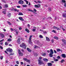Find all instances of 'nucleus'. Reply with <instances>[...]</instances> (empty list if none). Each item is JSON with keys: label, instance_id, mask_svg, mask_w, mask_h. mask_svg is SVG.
I'll list each match as a JSON object with an SVG mask.
<instances>
[{"label": "nucleus", "instance_id": "nucleus-4", "mask_svg": "<svg viewBox=\"0 0 66 66\" xmlns=\"http://www.w3.org/2000/svg\"><path fill=\"white\" fill-rule=\"evenodd\" d=\"M38 64L39 65H41L42 63H43V61L42 60H38Z\"/></svg>", "mask_w": 66, "mask_h": 66}, {"label": "nucleus", "instance_id": "nucleus-8", "mask_svg": "<svg viewBox=\"0 0 66 66\" xmlns=\"http://www.w3.org/2000/svg\"><path fill=\"white\" fill-rule=\"evenodd\" d=\"M46 39L47 41V42H49V41H50V39H49V38L48 37H46Z\"/></svg>", "mask_w": 66, "mask_h": 66}, {"label": "nucleus", "instance_id": "nucleus-60", "mask_svg": "<svg viewBox=\"0 0 66 66\" xmlns=\"http://www.w3.org/2000/svg\"><path fill=\"white\" fill-rule=\"evenodd\" d=\"M62 30H63V31H65V29L63 28H62Z\"/></svg>", "mask_w": 66, "mask_h": 66}, {"label": "nucleus", "instance_id": "nucleus-23", "mask_svg": "<svg viewBox=\"0 0 66 66\" xmlns=\"http://www.w3.org/2000/svg\"><path fill=\"white\" fill-rule=\"evenodd\" d=\"M22 6L23 7H27V5H23Z\"/></svg>", "mask_w": 66, "mask_h": 66}, {"label": "nucleus", "instance_id": "nucleus-13", "mask_svg": "<svg viewBox=\"0 0 66 66\" xmlns=\"http://www.w3.org/2000/svg\"><path fill=\"white\" fill-rule=\"evenodd\" d=\"M3 10L4 11L3 12V14H6V9H3Z\"/></svg>", "mask_w": 66, "mask_h": 66}, {"label": "nucleus", "instance_id": "nucleus-40", "mask_svg": "<svg viewBox=\"0 0 66 66\" xmlns=\"http://www.w3.org/2000/svg\"><path fill=\"white\" fill-rule=\"evenodd\" d=\"M20 42V38H19L18 39V40H17V42L18 43H19V42Z\"/></svg>", "mask_w": 66, "mask_h": 66}, {"label": "nucleus", "instance_id": "nucleus-42", "mask_svg": "<svg viewBox=\"0 0 66 66\" xmlns=\"http://www.w3.org/2000/svg\"><path fill=\"white\" fill-rule=\"evenodd\" d=\"M52 32H54V33H56V31L55 30H52Z\"/></svg>", "mask_w": 66, "mask_h": 66}, {"label": "nucleus", "instance_id": "nucleus-50", "mask_svg": "<svg viewBox=\"0 0 66 66\" xmlns=\"http://www.w3.org/2000/svg\"><path fill=\"white\" fill-rule=\"evenodd\" d=\"M36 48H38V46H37L35 45V46L34 48H35V49H36Z\"/></svg>", "mask_w": 66, "mask_h": 66}, {"label": "nucleus", "instance_id": "nucleus-64", "mask_svg": "<svg viewBox=\"0 0 66 66\" xmlns=\"http://www.w3.org/2000/svg\"><path fill=\"white\" fill-rule=\"evenodd\" d=\"M64 6L65 7H66V3L64 4Z\"/></svg>", "mask_w": 66, "mask_h": 66}, {"label": "nucleus", "instance_id": "nucleus-55", "mask_svg": "<svg viewBox=\"0 0 66 66\" xmlns=\"http://www.w3.org/2000/svg\"><path fill=\"white\" fill-rule=\"evenodd\" d=\"M0 48L1 49H3V47H2V46H0Z\"/></svg>", "mask_w": 66, "mask_h": 66}, {"label": "nucleus", "instance_id": "nucleus-31", "mask_svg": "<svg viewBox=\"0 0 66 66\" xmlns=\"http://www.w3.org/2000/svg\"><path fill=\"white\" fill-rule=\"evenodd\" d=\"M56 29L57 30H61L60 29V28H58V27H56Z\"/></svg>", "mask_w": 66, "mask_h": 66}, {"label": "nucleus", "instance_id": "nucleus-24", "mask_svg": "<svg viewBox=\"0 0 66 66\" xmlns=\"http://www.w3.org/2000/svg\"><path fill=\"white\" fill-rule=\"evenodd\" d=\"M35 7H37V8H39V6H38V5H35Z\"/></svg>", "mask_w": 66, "mask_h": 66}, {"label": "nucleus", "instance_id": "nucleus-26", "mask_svg": "<svg viewBox=\"0 0 66 66\" xmlns=\"http://www.w3.org/2000/svg\"><path fill=\"white\" fill-rule=\"evenodd\" d=\"M56 50L57 52H59V51H61V50L59 48H57Z\"/></svg>", "mask_w": 66, "mask_h": 66}, {"label": "nucleus", "instance_id": "nucleus-5", "mask_svg": "<svg viewBox=\"0 0 66 66\" xmlns=\"http://www.w3.org/2000/svg\"><path fill=\"white\" fill-rule=\"evenodd\" d=\"M24 2L23 1L20 0L19 1V4H23V3Z\"/></svg>", "mask_w": 66, "mask_h": 66}, {"label": "nucleus", "instance_id": "nucleus-18", "mask_svg": "<svg viewBox=\"0 0 66 66\" xmlns=\"http://www.w3.org/2000/svg\"><path fill=\"white\" fill-rule=\"evenodd\" d=\"M1 35L2 37L3 38L4 37V34H1Z\"/></svg>", "mask_w": 66, "mask_h": 66}, {"label": "nucleus", "instance_id": "nucleus-29", "mask_svg": "<svg viewBox=\"0 0 66 66\" xmlns=\"http://www.w3.org/2000/svg\"><path fill=\"white\" fill-rule=\"evenodd\" d=\"M32 36H30V37H29V40H31V38H32Z\"/></svg>", "mask_w": 66, "mask_h": 66}, {"label": "nucleus", "instance_id": "nucleus-2", "mask_svg": "<svg viewBox=\"0 0 66 66\" xmlns=\"http://www.w3.org/2000/svg\"><path fill=\"white\" fill-rule=\"evenodd\" d=\"M6 50L7 52H9L10 53L13 52V50H12V49L10 48H8L6 49Z\"/></svg>", "mask_w": 66, "mask_h": 66}, {"label": "nucleus", "instance_id": "nucleus-1", "mask_svg": "<svg viewBox=\"0 0 66 66\" xmlns=\"http://www.w3.org/2000/svg\"><path fill=\"white\" fill-rule=\"evenodd\" d=\"M20 46L21 47H22L23 48L26 49V44H24V43H22L21 45H20Z\"/></svg>", "mask_w": 66, "mask_h": 66}, {"label": "nucleus", "instance_id": "nucleus-45", "mask_svg": "<svg viewBox=\"0 0 66 66\" xmlns=\"http://www.w3.org/2000/svg\"><path fill=\"white\" fill-rule=\"evenodd\" d=\"M35 56H37V55H38L36 53H35L34 55Z\"/></svg>", "mask_w": 66, "mask_h": 66}, {"label": "nucleus", "instance_id": "nucleus-3", "mask_svg": "<svg viewBox=\"0 0 66 66\" xmlns=\"http://www.w3.org/2000/svg\"><path fill=\"white\" fill-rule=\"evenodd\" d=\"M18 51L19 54L20 55H21V56L23 55V53L20 52V50H18Z\"/></svg>", "mask_w": 66, "mask_h": 66}, {"label": "nucleus", "instance_id": "nucleus-30", "mask_svg": "<svg viewBox=\"0 0 66 66\" xmlns=\"http://www.w3.org/2000/svg\"><path fill=\"white\" fill-rule=\"evenodd\" d=\"M5 7H6V8L9 7V6L7 4H5Z\"/></svg>", "mask_w": 66, "mask_h": 66}, {"label": "nucleus", "instance_id": "nucleus-39", "mask_svg": "<svg viewBox=\"0 0 66 66\" xmlns=\"http://www.w3.org/2000/svg\"><path fill=\"white\" fill-rule=\"evenodd\" d=\"M36 31V29H32V31L33 32H35Z\"/></svg>", "mask_w": 66, "mask_h": 66}, {"label": "nucleus", "instance_id": "nucleus-28", "mask_svg": "<svg viewBox=\"0 0 66 66\" xmlns=\"http://www.w3.org/2000/svg\"><path fill=\"white\" fill-rule=\"evenodd\" d=\"M14 11H16V12H19V11L18 10H17L16 9H14Z\"/></svg>", "mask_w": 66, "mask_h": 66}, {"label": "nucleus", "instance_id": "nucleus-37", "mask_svg": "<svg viewBox=\"0 0 66 66\" xmlns=\"http://www.w3.org/2000/svg\"><path fill=\"white\" fill-rule=\"evenodd\" d=\"M23 60H24L25 61H27V59L26 58H24L23 59Z\"/></svg>", "mask_w": 66, "mask_h": 66}, {"label": "nucleus", "instance_id": "nucleus-56", "mask_svg": "<svg viewBox=\"0 0 66 66\" xmlns=\"http://www.w3.org/2000/svg\"><path fill=\"white\" fill-rule=\"evenodd\" d=\"M37 5H38V6L39 7H40V4H38Z\"/></svg>", "mask_w": 66, "mask_h": 66}, {"label": "nucleus", "instance_id": "nucleus-36", "mask_svg": "<svg viewBox=\"0 0 66 66\" xmlns=\"http://www.w3.org/2000/svg\"><path fill=\"white\" fill-rule=\"evenodd\" d=\"M7 23H8L10 25H11V24H12L9 21H7Z\"/></svg>", "mask_w": 66, "mask_h": 66}, {"label": "nucleus", "instance_id": "nucleus-16", "mask_svg": "<svg viewBox=\"0 0 66 66\" xmlns=\"http://www.w3.org/2000/svg\"><path fill=\"white\" fill-rule=\"evenodd\" d=\"M49 56L51 57H53V54L50 53L49 54Z\"/></svg>", "mask_w": 66, "mask_h": 66}, {"label": "nucleus", "instance_id": "nucleus-33", "mask_svg": "<svg viewBox=\"0 0 66 66\" xmlns=\"http://www.w3.org/2000/svg\"><path fill=\"white\" fill-rule=\"evenodd\" d=\"M64 60L62 59L61 61V63H63V62H64Z\"/></svg>", "mask_w": 66, "mask_h": 66}, {"label": "nucleus", "instance_id": "nucleus-9", "mask_svg": "<svg viewBox=\"0 0 66 66\" xmlns=\"http://www.w3.org/2000/svg\"><path fill=\"white\" fill-rule=\"evenodd\" d=\"M61 55H62V56L63 58H65L66 57V54H62Z\"/></svg>", "mask_w": 66, "mask_h": 66}, {"label": "nucleus", "instance_id": "nucleus-32", "mask_svg": "<svg viewBox=\"0 0 66 66\" xmlns=\"http://www.w3.org/2000/svg\"><path fill=\"white\" fill-rule=\"evenodd\" d=\"M29 44H32V42L31 41V40H30L29 41Z\"/></svg>", "mask_w": 66, "mask_h": 66}, {"label": "nucleus", "instance_id": "nucleus-6", "mask_svg": "<svg viewBox=\"0 0 66 66\" xmlns=\"http://www.w3.org/2000/svg\"><path fill=\"white\" fill-rule=\"evenodd\" d=\"M19 19L20 20L22 21H24V20L23 19V18H22V17H19Z\"/></svg>", "mask_w": 66, "mask_h": 66}, {"label": "nucleus", "instance_id": "nucleus-17", "mask_svg": "<svg viewBox=\"0 0 66 66\" xmlns=\"http://www.w3.org/2000/svg\"><path fill=\"white\" fill-rule=\"evenodd\" d=\"M50 53H51L52 54H53V50L52 49H51L50 50Z\"/></svg>", "mask_w": 66, "mask_h": 66}, {"label": "nucleus", "instance_id": "nucleus-34", "mask_svg": "<svg viewBox=\"0 0 66 66\" xmlns=\"http://www.w3.org/2000/svg\"><path fill=\"white\" fill-rule=\"evenodd\" d=\"M16 63L17 64H18V65H19V62L18 61H17L16 62Z\"/></svg>", "mask_w": 66, "mask_h": 66}, {"label": "nucleus", "instance_id": "nucleus-11", "mask_svg": "<svg viewBox=\"0 0 66 66\" xmlns=\"http://www.w3.org/2000/svg\"><path fill=\"white\" fill-rule=\"evenodd\" d=\"M27 50L28 51H29V52H31V51H32V50H31L29 48H27Z\"/></svg>", "mask_w": 66, "mask_h": 66}, {"label": "nucleus", "instance_id": "nucleus-52", "mask_svg": "<svg viewBox=\"0 0 66 66\" xmlns=\"http://www.w3.org/2000/svg\"><path fill=\"white\" fill-rule=\"evenodd\" d=\"M34 11H35V12H36L37 11V10H36L34 8Z\"/></svg>", "mask_w": 66, "mask_h": 66}, {"label": "nucleus", "instance_id": "nucleus-44", "mask_svg": "<svg viewBox=\"0 0 66 66\" xmlns=\"http://www.w3.org/2000/svg\"><path fill=\"white\" fill-rule=\"evenodd\" d=\"M0 59H1V60H2V59H3V56H1L0 57Z\"/></svg>", "mask_w": 66, "mask_h": 66}, {"label": "nucleus", "instance_id": "nucleus-43", "mask_svg": "<svg viewBox=\"0 0 66 66\" xmlns=\"http://www.w3.org/2000/svg\"><path fill=\"white\" fill-rule=\"evenodd\" d=\"M14 53H10L9 54V55H14Z\"/></svg>", "mask_w": 66, "mask_h": 66}, {"label": "nucleus", "instance_id": "nucleus-54", "mask_svg": "<svg viewBox=\"0 0 66 66\" xmlns=\"http://www.w3.org/2000/svg\"><path fill=\"white\" fill-rule=\"evenodd\" d=\"M17 7L18 8H20V6H17Z\"/></svg>", "mask_w": 66, "mask_h": 66}, {"label": "nucleus", "instance_id": "nucleus-35", "mask_svg": "<svg viewBox=\"0 0 66 66\" xmlns=\"http://www.w3.org/2000/svg\"><path fill=\"white\" fill-rule=\"evenodd\" d=\"M62 2L63 3H65L66 2V1L64 0H62Z\"/></svg>", "mask_w": 66, "mask_h": 66}, {"label": "nucleus", "instance_id": "nucleus-7", "mask_svg": "<svg viewBox=\"0 0 66 66\" xmlns=\"http://www.w3.org/2000/svg\"><path fill=\"white\" fill-rule=\"evenodd\" d=\"M62 16L63 17H65L66 18V13H63L62 14Z\"/></svg>", "mask_w": 66, "mask_h": 66}, {"label": "nucleus", "instance_id": "nucleus-10", "mask_svg": "<svg viewBox=\"0 0 66 66\" xmlns=\"http://www.w3.org/2000/svg\"><path fill=\"white\" fill-rule=\"evenodd\" d=\"M35 2L37 4V3H41V1H38L37 2L35 1Z\"/></svg>", "mask_w": 66, "mask_h": 66}, {"label": "nucleus", "instance_id": "nucleus-20", "mask_svg": "<svg viewBox=\"0 0 66 66\" xmlns=\"http://www.w3.org/2000/svg\"><path fill=\"white\" fill-rule=\"evenodd\" d=\"M54 38L55 39H57V40L58 39H59V38L57 37L56 36L54 37Z\"/></svg>", "mask_w": 66, "mask_h": 66}, {"label": "nucleus", "instance_id": "nucleus-21", "mask_svg": "<svg viewBox=\"0 0 66 66\" xmlns=\"http://www.w3.org/2000/svg\"><path fill=\"white\" fill-rule=\"evenodd\" d=\"M43 60L44 61H48V60L44 58L43 59Z\"/></svg>", "mask_w": 66, "mask_h": 66}, {"label": "nucleus", "instance_id": "nucleus-57", "mask_svg": "<svg viewBox=\"0 0 66 66\" xmlns=\"http://www.w3.org/2000/svg\"><path fill=\"white\" fill-rule=\"evenodd\" d=\"M39 60H41L42 59V57H39Z\"/></svg>", "mask_w": 66, "mask_h": 66}, {"label": "nucleus", "instance_id": "nucleus-51", "mask_svg": "<svg viewBox=\"0 0 66 66\" xmlns=\"http://www.w3.org/2000/svg\"><path fill=\"white\" fill-rule=\"evenodd\" d=\"M46 55V53H44V54H43L42 55L43 56H45V55Z\"/></svg>", "mask_w": 66, "mask_h": 66}, {"label": "nucleus", "instance_id": "nucleus-48", "mask_svg": "<svg viewBox=\"0 0 66 66\" xmlns=\"http://www.w3.org/2000/svg\"><path fill=\"white\" fill-rule=\"evenodd\" d=\"M57 59H60V56H59L57 57Z\"/></svg>", "mask_w": 66, "mask_h": 66}, {"label": "nucleus", "instance_id": "nucleus-63", "mask_svg": "<svg viewBox=\"0 0 66 66\" xmlns=\"http://www.w3.org/2000/svg\"><path fill=\"white\" fill-rule=\"evenodd\" d=\"M5 53H6V54H8V53H7V52H6V51H5Z\"/></svg>", "mask_w": 66, "mask_h": 66}, {"label": "nucleus", "instance_id": "nucleus-58", "mask_svg": "<svg viewBox=\"0 0 66 66\" xmlns=\"http://www.w3.org/2000/svg\"><path fill=\"white\" fill-rule=\"evenodd\" d=\"M5 45H8V44H7V42H5Z\"/></svg>", "mask_w": 66, "mask_h": 66}, {"label": "nucleus", "instance_id": "nucleus-47", "mask_svg": "<svg viewBox=\"0 0 66 66\" xmlns=\"http://www.w3.org/2000/svg\"><path fill=\"white\" fill-rule=\"evenodd\" d=\"M2 1H3V2H4V3H5V0H1Z\"/></svg>", "mask_w": 66, "mask_h": 66}, {"label": "nucleus", "instance_id": "nucleus-61", "mask_svg": "<svg viewBox=\"0 0 66 66\" xmlns=\"http://www.w3.org/2000/svg\"><path fill=\"white\" fill-rule=\"evenodd\" d=\"M54 53H56L57 52H56V51H55V50H54Z\"/></svg>", "mask_w": 66, "mask_h": 66}, {"label": "nucleus", "instance_id": "nucleus-62", "mask_svg": "<svg viewBox=\"0 0 66 66\" xmlns=\"http://www.w3.org/2000/svg\"><path fill=\"white\" fill-rule=\"evenodd\" d=\"M43 32L44 33V34L45 33H47L46 32V31H43Z\"/></svg>", "mask_w": 66, "mask_h": 66}, {"label": "nucleus", "instance_id": "nucleus-25", "mask_svg": "<svg viewBox=\"0 0 66 66\" xmlns=\"http://www.w3.org/2000/svg\"><path fill=\"white\" fill-rule=\"evenodd\" d=\"M19 15H23V14L21 12L19 13L18 14Z\"/></svg>", "mask_w": 66, "mask_h": 66}, {"label": "nucleus", "instance_id": "nucleus-15", "mask_svg": "<svg viewBox=\"0 0 66 66\" xmlns=\"http://www.w3.org/2000/svg\"><path fill=\"white\" fill-rule=\"evenodd\" d=\"M25 31L27 32V33H29L30 32V31H29V30L27 29H25Z\"/></svg>", "mask_w": 66, "mask_h": 66}, {"label": "nucleus", "instance_id": "nucleus-41", "mask_svg": "<svg viewBox=\"0 0 66 66\" xmlns=\"http://www.w3.org/2000/svg\"><path fill=\"white\" fill-rule=\"evenodd\" d=\"M26 61L27 62H30V60H29L27 59Z\"/></svg>", "mask_w": 66, "mask_h": 66}, {"label": "nucleus", "instance_id": "nucleus-12", "mask_svg": "<svg viewBox=\"0 0 66 66\" xmlns=\"http://www.w3.org/2000/svg\"><path fill=\"white\" fill-rule=\"evenodd\" d=\"M62 42H63V43H64V44H66V40H65V39H62Z\"/></svg>", "mask_w": 66, "mask_h": 66}, {"label": "nucleus", "instance_id": "nucleus-14", "mask_svg": "<svg viewBox=\"0 0 66 66\" xmlns=\"http://www.w3.org/2000/svg\"><path fill=\"white\" fill-rule=\"evenodd\" d=\"M48 66H51L52 65V63H48Z\"/></svg>", "mask_w": 66, "mask_h": 66}, {"label": "nucleus", "instance_id": "nucleus-49", "mask_svg": "<svg viewBox=\"0 0 66 66\" xmlns=\"http://www.w3.org/2000/svg\"><path fill=\"white\" fill-rule=\"evenodd\" d=\"M19 29L20 30H21V29H22V28L21 27H20L19 28Z\"/></svg>", "mask_w": 66, "mask_h": 66}, {"label": "nucleus", "instance_id": "nucleus-38", "mask_svg": "<svg viewBox=\"0 0 66 66\" xmlns=\"http://www.w3.org/2000/svg\"><path fill=\"white\" fill-rule=\"evenodd\" d=\"M39 37L40 38H43V36H42V35H40Z\"/></svg>", "mask_w": 66, "mask_h": 66}, {"label": "nucleus", "instance_id": "nucleus-19", "mask_svg": "<svg viewBox=\"0 0 66 66\" xmlns=\"http://www.w3.org/2000/svg\"><path fill=\"white\" fill-rule=\"evenodd\" d=\"M27 10L28 11H29V12H33V11L30 9H28Z\"/></svg>", "mask_w": 66, "mask_h": 66}, {"label": "nucleus", "instance_id": "nucleus-59", "mask_svg": "<svg viewBox=\"0 0 66 66\" xmlns=\"http://www.w3.org/2000/svg\"><path fill=\"white\" fill-rule=\"evenodd\" d=\"M56 27H56V26H54L53 27V28L54 29H56Z\"/></svg>", "mask_w": 66, "mask_h": 66}, {"label": "nucleus", "instance_id": "nucleus-22", "mask_svg": "<svg viewBox=\"0 0 66 66\" xmlns=\"http://www.w3.org/2000/svg\"><path fill=\"white\" fill-rule=\"evenodd\" d=\"M7 41L8 42H11L12 41V39L10 38H9L7 40Z\"/></svg>", "mask_w": 66, "mask_h": 66}, {"label": "nucleus", "instance_id": "nucleus-46", "mask_svg": "<svg viewBox=\"0 0 66 66\" xmlns=\"http://www.w3.org/2000/svg\"><path fill=\"white\" fill-rule=\"evenodd\" d=\"M54 61H59V60H58V59H55L54 60Z\"/></svg>", "mask_w": 66, "mask_h": 66}, {"label": "nucleus", "instance_id": "nucleus-27", "mask_svg": "<svg viewBox=\"0 0 66 66\" xmlns=\"http://www.w3.org/2000/svg\"><path fill=\"white\" fill-rule=\"evenodd\" d=\"M11 14L10 13H9V14H8L7 15V16L8 17H11Z\"/></svg>", "mask_w": 66, "mask_h": 66}, {"label": "nucleus", "instance_id": "nucleus-53", "mask_svg": "<svg viewBox=\"0 0 66 66\" xmlns=\"http://www.w3.org/2000/svg\"><path fill=\"white\" fill-rule=\"evenodd\" d=\"M26 2L27 4H28V3H29V2L27 1H26Z\"/></svg>", "mask_w": 66, "mask_h": 66}]
</instances>
